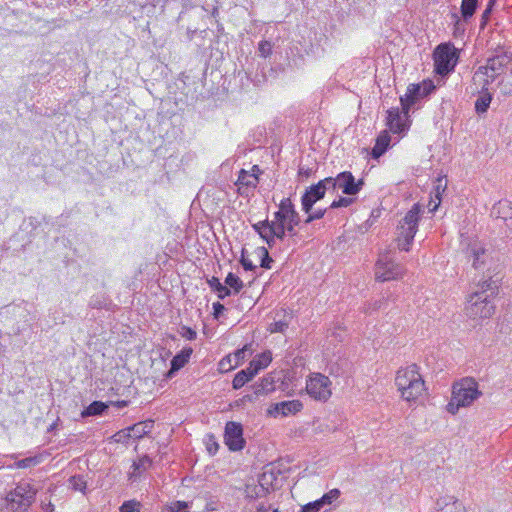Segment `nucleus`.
I'll return each instance as SVG.
<instances>
[{
    "instance_id": "603ef678",
    "label": "nucleus",
    "mask_w": 512,
    "mask_h": 512,
    "mask_svg": "<svg viewBox=\"0 0 512 512\" xmlns=\"http://www.w3.org/2000/svg\"><path fill=\"white\" fill-rule=\"evenodd\" d=\"M138 506L136 501H125L120 507V512H140Z\"/></svg>"
},
{
    "instance_id": "bf43d9fd",
    "label": "nucleus",
    "mask_w": 512,
    "mask_h": 512,
    "mask_svg": "<svg viewBox=\"0 0 512 512\" xmlns=\"http://www.w3.org/2000/svg\"><path fill=\"white\" fill-rule=\"evenodd\" d=\"M246 351H247L246 347L236 351V353L234 354L235 366L239 365L240 361H242L245 358Z\"/></svg>"
},
{
    "instance_id": "7ed1b4c3",
    "label": "nucleus",
    "mask_w": 512,
    "mask_h": 512,
    "mask_svg": "<svg viewBox=\"0 0 512 512\" xmlns=\"http://www.w3.org/2000/svg\"><path fill=\"white\" fill-rule=\"evenodd\" d=\"M419 219L420 206L419 204H414L398 226L397 246L399 249L409 251L418 230Z\"/></svg>"
},
{
    "instance_id": "39448f33",
    "label": "nucleus",
    "mask_w": 512,
    "mask_h": 512,
    "mask_svg": "<svg viewBox=\"0 0 512 512\" xmlns=\"http://www.w3.org/2000/svg\"><path fill=\"white\" fill-rule=\"evenodd\" d=\"M495 311L489 295L482 296L480 292H473L467 302L466 314L474 320L490 318Z\"/></svg>"
},
{
    "instance_id": "a18cd8bd",
    "label": "nucleus",
    "mask_w": 512,
    "mask_h": 512,
    "mask_svg": "<svg viewBox=\"0 0 512 512\" xmlns=\"http://www.w3.org/2000/svg\"><path fill=\"white\" fill-rule=\"evenodd\" d=\"M323 186H325V193L327 191L335 192L338 189L337 177H327L323 180H320Z\"/></svg>"
},
{
    "instance_id": "0eeeda50",
    "label": "nucleus",
    "mask_w": 512,
    "mask_h": 512,
    "mask_svg": "<svg viewBox=\"0 0 512 512\" xmlns=\"http://www.w3.org/2000/svg\"><path fill=\"white\" fill-rule=\"evenodd\" d=\"M330 386L331 381L327 376L314 373L307 380L306 391L315 400L327 401L332 394Z\"/></svg>"
},
{
    "instance_id": "c03bdc74",
    "label": "nucleus",
    "mask_w": 512,
    "mask_h": 512,
    "mask_svg": "<svg viewBox=\"0 0 512 512\" xmlns=\"http://www.w3.org/2000/svg\"><path fill=\"white\" fill-rule=\"evenodd\" d=\"M329 208H325V209H317V210H311L307 216V218L304 220V223L305 224H309L311 223L312 221L314 220H318V219H321L324 217V215L326 214L327 210Z\"/></svg>"
},
{
    "instance_id": "473e14b6",
    "label": "nucleus",
    "mask_w": 512,
    "mask_h": 512,
    "mask_svg": "<svg viewBox=\"0 0 512 512\" xmlns=\"http://www.w3.org/2000/svg\"><path fill=\"white\" fill-rule=\"evenodd\" d=\"M225 284L231 290V294H238L244 287L243 281L232 272L226 276Z\"/></svg>"
},
{
    "instance_id": "6e6552de",
    "label": "nucleus",
    "mask_w": 512,
    "mask_h": 512,
    "mask_svg": "<svg viewBox=\"0 0 512 512\" xmlns=\"http://www.w3.org/2000/svg\"><path fill=\"white\" fill-rule=\"evenodd\" d=\"M456 57L455 49L450 44H440L434 52L435 71L446 75L454 69Z\"/></svg>"
},
{
    "instance_id": "8fccbe9b",
    "label": "nucleus",
    "mask_w": 512,
    "mask_h": 512,
    "mask_svg": "<svg viewBox=\"0 0 512 512\" xmlns=\"http://www.w3.org/2000/svg\"><path fill=\"white\" fill-rule=\"evenodd\" d=\"M300 223V217L295 218V220H287L284 221L283 224L285 225V228L288 230V235L293 237L296 236L297 232L295 230V227L299 225Z\"/></svg>"
},
{
    "instance_id": "72a5a7b5",
    "label": "nucleus",
    "mask_w": 512,
    "mask_h": 512,
    "mask_svg": "<svg viewBox=\"0 0 512 512\" xmlns=\"http://www.w3.org/2000/svg\"><path fill=\"white\" fill-rule=\"evenodd\" d=\"M43 461L42 455H35L26 457L24 459L16 461L12 467L18 468V469H26L30 467H34L38 464H40Z\"/></svg>"
},
{
    "instance_id": "b1692460",
    "label": "nucleus",
    "mask_w": 512,
    "mask_h": 512,
    "mask_svg": "<svg viewBox=\"0 0 512 512\" xmlns=\"http://www.w3.org/2000/svg\"><path fill=\"white\" fill-rule=\"evenodd\" d=\"M192 354V349H184L180 353L176 354L171 360V368L169 374L180 370L189 361Z\"/></svg>"
},
{
    "instance_id": "49530a36",
    "label": "nucleus",
    "mask_w": 512,
    "mask_h": 512,
    "mask_svg": "<svg viewBox=\"0 0 512 512\" xmlns=\"http://www.w3.org/2000/svg\"><path fill=\"white\" fill-rule=\"evenodd\" d=\"M259 55L263 58H267L272 53V44L269 41L263 40L258 45Z\"/></svg>"
},
{
    "instance_id": "393cba45",
    "label": "nucleus",
    "mask_w": 512,
    "mask_h": 512,
    "mask_svg": "<svg viewBox=\"0 0 512 512\" xmlns=\"http://www.w3.org/2000/svg\"><path fill=\"white\" fill-rule=\"evenodd\" d=\"M390 141H391V138H390L389 134L386 131L381 133L377 137L376 144H375V146L372 149V156L374 158H378L381 155H383L386 152V150H387V148H388V146L390 144Z\"/></svg>"
},
{
    "instance_id": "f3484780",
    "label": "nucleus",
    "mask_w": 512,
    "mask_h": 512,
    "mask_svg": "<svg viewBox=\"0 0 512 512\" xmlns=\"http://www.w3.org/2000/svg\"><path fill=\"white\" fill-rule=\"evenodd\" d=\"M386 125L393 133H401L405 130V121L408 117V113L403 114L399 111V108H391L387 111Z\"/></svg>"
},
{
    "instance_id": "9b49d317",
    "label": "nucleus",
    "mask_w": 512,
    "mask_h": 512,
    "mask_svg": "<svg viewBox=\"0 0 512 512\" xmlns=\"http://www.w3.org/2000/svg\"><path fill=\"white\" fill-rule=\"evenodd\" d=\"M225 443L232 451H240L244 448L243 428L240 423L229 421L225 426Z\"/></svg>"
},
{
    "instance_id": "7c9ffc66",
    "label": "nucleus",
    "mask_w": 512,
    "mask_h": 512,
    "mask_svg": "<svg viewBox=\"0 0 512 512\" xmlns=\"http://www.w3.org/2000/svg\"><path fill=\"white\" fill-rule=\"evenodd\" d=\"M292 319L291 314H286L284 312L283 317L279 318L275 322L271 323L269 326V331L271 333H284L288 328L290 321Z\"/></svg>"
},
{
    "instance_id": "0e129e2a",
    "label": "nucleus",
    "mask_w": 512,
    "mask_h": 512,
    "mask_svg": "<svg viewBox=\"0 0 512 512\" xmlns=\"http://www.w3.org/2000/svg\"><path fill=\"white\" fill-rule=\"evenodd\" d=\"M385 302H386V300H384V299H381L379 301H375L374 304H373V310H379V309L384 308Z\"/></svg>"
},
{
    "instance_id": "58836bf2",
    "label": "nucleus",
    "mask_w": 512,
    "mask_h": 512,
    "mask_svg": "<svg viewBox=\"0 0 512 512\" xmlns=\"http://www.w3.org/2000/svg\"><path fill=\"white\" fill-rule=\"evenodd\" d=\"M340 490L337 488L331 489L329 492L324 494L320 499H318V503H320L321 507L325 505L332 504L335 500H337L340 496Z\"/></svg>"
},
{
    "instance_id": "cd10ccee",
    "label": "nucleus",
    "mask_w": 512,
    "mask_h": 512,
    "mask_svg": "<svg viewBox=\"0 0 512 512\" xmlns=\"http://www.w3.org/2000/svg\"><path fill=\"white\" fill-rule=\"evenodd\" d=\"M272 361V354L270 351H265L261 354H258L254 357V359L250 362L253 366L255 372L261 371L266 368Z\"/></svg>"
},
{
    "instance_id": "2eb2a0df",
    "label": "nucleus",
    "mask_w": 512,
    "mask_h": 512,
    "mask_svg": "<svg viewBox=\"0 0 512 512\" xmlns=\"http://www.w3.org/2000/svg\"><path fill=\"white\" fill-rule=\"evenodd\" d=\"M259 179L256 173L241 169L235 185L238 187V193L242 196H248L250 190L256 188Z\"/></svg>"
},
{
    "instance_id": "bb28decb",
    "label": "nucleus",
    "mask_w": 512,
    "mask_h": 512,
    "mask_svg": "<svg viewBox=\"0 0 512 512\" xmlns=\"http://www.w3.org/2000/svg\"><path fill=\"white\" fill-rule=\"evenodd\" d=\"M154 427V421L153 420H146L143 422L136 423L132 426H130V430L133 433V437L140 439L143 436L147 435L151 432V430Z\"/></svg>"
},
{
    "instance_id": "5701e85b",
    "label": "nucleus",
    "mask_w": 512,
    "mask_h": 512,
    "mask_svg": "<svg viewBox=\"0 0 512 512\" xmlns=\"http://www.w3.org/2000/svg\"><path fill=\"white\" fill-rule=\"evenodd\" d=\"M435 512H463V507L453 496H445L437 500Z\"/></svg>"
},
{
    "instance_id": "c85d7f7f",
    "label": "nucleus",
    "mask_w": 512,
    "mask_h": 512,
    "mask_svg": "<svg viewBox=\"0 0 512 512\" xmlns=\"http://www.w3.org/2000/svg\"><path fill=\"white\" fill-rule=\"evenodd\" d=\"M107 408L108 405L106 403L102 401H93L81 412V416L86 418L89 416L102 415Z\"/></svg>"
},
{
    "instance_id": "338daca9",
    "label": "nucleus",
    "mask_w": 512,
    "mask_h": 512,
    "mask_svg": "<svg viewBox=\"0 0 512 512\" xmlns=\"http://www.w3.org/2000/svg\"><path fill=\"white\" fill-rule=\"evenodd\" d=\"M270 509V506H266L265 504H259L256 508V512H267Z\"/></svg>"
},
{
    "instance_id": "2f4dec72",
    "label": "nucleus",
    "mask_w": 512,
    "mask_h": 512,
    "mask_svg": "<svg viewBox=\"0 0 512 512\" xmlns=\"http://www.w3.org/2000/svg\"><path fill=\"white\" fill-rule=\"evenodd\" d=\"M273 480H274L273 472L264 471L259 478V491L256 492V496H262L266 492H268L269 488L272 486Z\"/></svg>"
},
{
    "instance_id": "aec40b11",
    "label": "nucleus",
    "mask_w": 512,
    "mask_h": 512,
    "mask_svg": "<svg viewBox=\"0 0 512 512\" xmlns=\"http://www.w3.org/2000/svg\"><path fill=\"white\" fill-rule=\"evenodd\" d=\"M447 179L446 176H439L437 177L433 190L431 192V200L429 201L428 208L431 212H434L437 210V208L440 205L442 195L445 192L447 188Z\"/></svg>"
},
{
    "instance_id": "f03ea898",
    "label": "nucleus",
    "mask_w": 512,
    "mask_h": 512,
    "mask_svg": "<svg viewBox=\"0 0 512 512\" xmlns=\"http://www.w3.org/2000/svg\"><path fill=\"white\" fill-rule=\"evenodd\" d=\"M395 384L401 397L408 402L416 401L426 391L425 382L416 364L399 369Z\"/></svg>"
},
{
    "instance_id": "412c9836",
    "label": "nucleus",
    "mask_w": 512,
    "mask_h": 512,
    "mask_svg": "<svg viewBox=\"0 0 512 512\" xmlns=\"http://www.w3.org/2000/svg\"><path fill=\"white\" fill-rule=\"evenodd\" d=\"M498 270L492 272L491 274H485L487 279L478 283V289L475 292H480L482 296L489 295V298L493 297L498 291V279H493L497 274Z\"/></svg>"
},
{
    "instance_id": "e433bc0d",
    "label": "nucleus",
    "mask_w": 512,
    "mask_h": 512,
    "mask_svg": "<svg viewBox=\"0 0 512 512\" xmlns=\"http://www.w3.org/2000/svg\"><path fill=\"white\" fill-rule=\"evenodd\" d=\"M270 222L268 219L252 224V228L266 242L269 235Z\"/></svg>"
},
{
    "instance_id": "4c0bfd02",
    "label": "nucleus",
    "mask_w": 512,
    "mask_h": 512,
    "mask_svg": "<svg viewBox=\"0 0 512 512\" xmlns=\"http://www.w3.org/2000/svg\"><path fill=\"white\" fill-rule=\"evenodd\" d=\"M151 459L148 456H144L139 461L134 462L132 465L133 471L131 472V477L137 476L141 473V471H144L148 469L151 466Z\"/></svg>"
},
{
    "instance_id": "09e8293b",
    "label": "nucleus",
    "mask_w": 512,
    "mask_h": 512,
    "mask_svg": "<svg viewBox=\"0 0 512 512\" xmlns=\"http://www.w3.org/2000/svg\"><path fill=\"white\" fill-rule=\"evenodd\" d=\"M353 203V199L346 198V197H340L338 200H334L330 206L329 209H336L340 207H348Z\"/></svg>"
},
{
    "instance_id": "79ce46f5",
    "label": "nucleus",
    "mask_w": 512,
    "mask_h": 512,
    "mask_svg": "<svg viewBox=\"0 0 512 512\" xmlns=\"http://www.w3.org/2000/svg\"><path fill=\"white\" fill-rule=\"evenodd\" d=\"M258 254L262 257L261 259V267L265 269L271 268V263L273 262L272 258L269 256L268 250L265 247H259L257 249Z\"/></svg>"
},
{
    "instance_id": "c756f323",
    "label": "nucleus",
    "mask_w": 512,
    "mask_h": 512,
    "mask_svg": "<svg viewBox=\"0 0 512 512\" xmlns=\"http://www.w3.org/2000/svg\"><path fill=\"white\" fill-rule=\"evenodd\" d=\"M492 101V95L488 92V90H484L482 88L480 96L475 101V110L478 114L485 113Z\"/></svg>"
},
{
    "instance_id": "a878e982",
    "label": "nucleus",
    "mask_w": 512,
    "mask_h": 512,
    "mask_svg": "<svg viewBox=\"0 0 512 512\" xmlns=\"http://www.w3.org/2000/svg\"><path fill=\"white\" fill-rule=\"evenodd\" d=\"M209 287L217 293L219 299L223 300L227 296L231 295V290L226 286V284H222L219 278L213 276L212 278L207 280Z\"/></svg>"
},
{
    "instance_id": "20e7f679",
    "label": "nucleus",
    "mask_w": 512,
    "mask_h": 512,
    "mask_svg": "<svg viewBox=\"0 0 512 512\" xmlns=\"http://www.w3.org/2000/svg\"><path fill=\"white\" fill-rule=\"evenodd\" d=\"M37 490L28 482H20L6 496L12 509L26 511L35 501Z\"/></svg>"
},
{
    "instance_id": "774afa93",
    "label": "nucleus",
    "mask_w": 512,
    "mask_h": 512,
    "mask_svg": "<svg viewBox=\"0 0 512 512\" xmlns=\"http://www.w3.org/2000/svg\"><path fill=\"white\" fill-rule=\"evenodd\" d=\"M217 448H218V444L216 442H214L213 445L208 447V451L211 454H214L217 451Z\"/></svg>"
},
{
    "instance_id": "680f3d73",
    "label": "nucleus",
    "mask_w": 512,
    "mask_h": 512,
    "mask_svg": "<svg viewBox=\"0 0 512 512\" xmlns=\"http://www.w3.org/2000/svg\"><path fill=\"white\" fill-rule=\"evenodd\" d=\"M186 507L187 504L185 502L177 501L172 506H170V512H179L181 509Z\"/></svg>"
},
{
    "instance_id": "e2e57ef3",
    "label": "nucleus",
    "mask_w": 512,
    "mask_h": 512,
    "mask_svg": "<svg viewBox=\"0 0 512 512\" xmlns=\"http://www.w3.org/2000/svg\"><path fill=\"white\" fill-rule=\"evenodd\" d=\"M242 371H244L247 374V378L249 379V381L252 380L253 377L258 374V372L254 371L253 366L250 363L249 366L246 369H243Z\"/></svg>"
},
{
    "instance_id": "6ab92c4d",
    "label": "nucleus",
    "mask_w": 512,
    "mask_h": 512,
    "mask_svg": "<svg viewBox=\"0 0 512 512\" xmlns=\"http://www.w3.org/2000/svg\"><path fill=\"white\" fill-rule=\"evenodd\" d=\"M300 217L290 198H283L279 203V210L274 213V219L279 222L295 220Z\"/></svg>"
},
{
    "instance_id": "f704fd0d",
    "label": "nucleus",
    "mask_w": 512,
    "mask_h": 512,
    "mask_svg": "<svg viewBox=\"0 0 512 512\" xmlns=\"http://www.w3.org/2000/svg\"><path fill=\"white\" fill-rule=\"evenodd\" d=\"M477 6L478 0H462L461 15L465 21L470 19L474 15Z\"/></svg>"
},
{
    "instance_id": "4be33fe9",
    "label": "nucleus",
    "mask_w": 512,
    "mask_h": 512,
    "mask_svg": "<svg viewBox=\"0 0 512 512\" xmlns=\"http://www.w3.org/2000/svg\"><path fill=\"white\" fill-rule=\"evenodd\" d=\"M288 235V230L282 222L272 220L270 222L269 235L266 239L267 245L271 248L275 245L276 240H283Z\"/></svg>"
},
{
    "instance_id": "4d7b16f0",
    "label": "nucleus",
    "mask_w": 512,
    "mask_h": 512,
    "mask_svg": "<svg viewBox=\"0 0 512 512\" xmlns=\"http://www.w3.org/2000/svg\"><path fill=\"white\" fill-rule=\"evenodd\" d=\"M460 407H463L462 404H459L455 401L454 396L452 395L451 401L447 405V410L451 414H456Z\"/></svg>"
},
{
    "instance_id": "c9c22d12",
    "label": "nucleus",
    "mask_w": 512,
    "mask_h": 512,
    "mask_svg": "<svg viewBox=\"0 0 512 512\" xmlns=\"http://www.w3.org/2000/svg\"><path fill=\"white\" fill-rule=\"evenodd\" d=\"M499 88L504 96L512 95V69L502 77L499 82Z\"/></svg>"
},
{
    "instance_id": "4468645a",
    "label": "nucleus",
    "mask_w": 512,
    "mask_h": 512,
    "mask_svg": "<svg viewBox=\"0 0 512 512\" xmlns=\"http://www.w3.org/2000/svg\"><path fill=\"white\" fill-rule=\"evenodd\" d=\"M254 392L251 395H245L243 401H254L257 397L267 395L275 390V380L271 374L263 377L259 382L252 386Z\"/></svg>"
},
{
    "instance_id": "ddd939ff",
    "label": "nucleus",
    "mask_w": 512,
    "mask_h": 512,
    "mask_svg": "<svg viewBox=\"0 0 512 512\" xmlns=\"http://www.w3.org/2000/svg\"><path fill=\"white\" fill-rule=\"evenodd\" d=\"M336 177L338 189H341L346 195H356L364 185L363 179L355 181L354 176L349 171L341 172Z\"/></svg>"
},
{
    "instance_id": "3c124183",
    "label": "nucleus",
    "mask_w": 512,
    "mask_h": 512,
    "mask_svg": "<svg viewBox=\"0 0 512 512\" xmlns=\"http://www.w3.org/2000/svg\"><path fill=\"white\" fill-rule=\"evenodd\" d=\"M419 85H420V89L422 91V95H424V97L428 96L436 89V86L434 85L433 81H431V80H425Z\"/></svg>"
},
{
    "instance_id": "f257e3e1",
    "label": "nucleus",
    "mask_w": 512,
    "mask_h": 512,
    "mask_svg": "<svg viewBox=\"0 0 512 512\" xmlns=\"http://www.w3.org/2000/svg\"><path fill=\"white\" fill-rule=\"evenodd\" d=\"M461 238V249L472 262V267L475 270L491 274L499 269L498 259L494 257L493 250L487 248L476 237L472 238L462 234Z\"/></svg>"
},
{
    "instance_id": "a19ab883",
    "label": "nucleus",
    "mask_w": 512,
    "mask_h": 512,
    "mask_svg": "<svg viewBox=\"0 0 512 512\" xmlns=\"http://www.w3.org/2000/svg\"><path fill=\"white\" fill-rule=\"evenodd\" d=\"M248 382H249V379L247 378V374L241 370L235 375V377L232 381L233 389L238 390V389L242 388Z\"/></svg>"
},
{
    "instance_id": "6e6d98bb",
    "label": "nucleus",
    "mask_w": 512,
    "mask_h": 512,
    "mask_svg": "<svg viewBox=\"0 0 512 512\" xmlns=\"http://www.w3.org/2000/svg\"><path fill=\"white\" fill-rule=\"evenodd\" d=\"M240 262L246 271H254L257 268L250 259L244 256V253H242Z\"/></svg>"
},
{
    "instance_id": "1a4fd4ad",
    "label": "nucleus",
    "mask_w": 512,
    "mask_h": 512,
    "mask_svg": "<svg viewBox=\"0 0 512 512\" xmlns=\"http://www.w3.org/2000/svg\"><path fill=\"white\" fill-rule=\"evenodd\" d=\"M402 273V266L392 261L388 255L381 256L375 266L376 279L381 281L398 279Z\"/></svg>"
},
{
    "instance_id": "a211bd4d",
    "label": "nucleus",
    "mask_w": 512,
    "mask_h": 512,
    "mask_svg": "<svg viewBox=\"0 0 512 512\" xmlns=\"http://www.w3.org/2000/svg\"><path fill=\"white\" fill-rule=\"evenodd\" d=\"M424 98L419 84H410L406 93L400 97L402 111L409 113L410 108L420 99Z\"/></svg>"
},
{
    "instance_id": "052dcab7",
    "label": "nucleus",
    "mask_w": 512,
    "mask_h": 512,
    "mask_svg": "<svg viewBox=\"0 0 512 512\" xmlns=\"http://www.w3.org/2000/svg\"><path fill=\"white\" fill-rule=\"evenodd\" d=\"M491 12H492L491 5H487L486 9L482 13V22H481L482 27H484L486 25L487 21L489 20L490 15H491Z\"/></svg>"
},
{
    "instance_id": "ea45409f",
    "label": "nucleus",
    "mask_w": 512,
    "mask_h": 512,
    "mask_svg": "<svg viewBox=\"0 0 512 512\" xmlns=\"http://www.w3.org/2000/svg\"><path fill=\"white\" fill-rule=\"evenodd\" d=\"M69 484L73 490L83 492L86 489L87 483L83 476L74 475V476L70 477Z\"/></svg>"
},
{
    "instance_id": "69168bd1",
    "label": "nucleus",
    "mask_w": 512,
    "mask_h": 512,
    "mask_svg": "<svg viewBox=\"0 0 512 512\" xmlns=\"http://www.w3.org/2000/svg\"><path fill=\"white\" fill-rule=\"evenodd\" d=\"M299 175L305 176L306 178H308L311 175V170L309 168L305 169L304 167H300Z\"/></svg>"
},
{
    "instance_id": "13d9d810",
    "label": "nucleus",
    "mask_w": 512,
    "mask_h": 512,
    "mask_svg": "<svg viewBox=\"0 0 512 512\" xmlns=\"http://www.w3.org/2000/svg\"><path fill=\"white\" fill-rule=\"evenodd\" d=\"M224 310H225V307L220 302L213 303V315H214V318L218 319L220 317V315L223 313Z\"/></svg>"
},
{
    "instance_id": "423d86ee",
    "label": "nucleus",
    "mask_w": 512,
    "mask_h": 512,
    "mask_svg": "<svg viewBox=\"0 0 512 512\" xmlns=\"http://www.w3.org/2000/svg\"><path fill=\"white\" fill-rule=\"evenodd\" d=\"M452 395L455 401L463 407H468L482 395V392L474 378L466 377L453 385Z\"/></svg>"
},
{
    "instance_id": "de8ad7c7",
    "label": "nucleus",
    "mask_w": 512,
    "mask_h": 512,
    "mask_svg": "<svg viewBox=\"0 0 512 512\" xmlns=\"http://www.w3.org/2000/svg\"><path fill=\"white\" fill-rule=\"evenodd\" d=\"M498 76H500V75L493 73L492 71H489L487 74H485L484 78L474 80V81L482 83L483 89L488 90V85L491 84Z\"/></svg>"
},
{
    "instance_id": "dca6fc26",
    "label": "nucleus",
    "mask_w": 512,
    "mask_h": 512,
    "mask_svg": "<svg viewBox=\"0 0 512 512\" xmlns=\"http://www.w3.org/2000/svg\"><path fill=\"white\" fill-rule=\"evenodd\" d=\"M303 404L299 400H288L274 404L270 409L269 413L273 416H288L296 414L301 411Z\"/></svg>"
},
{
    "instance_id": "9d476101",
    "label": "nucleus",
    "mask_w": 512,
    "mask_h": 512,
    "mask_svg": "<svg viewBox=\"0 0 512 512\" xmlns=\"http://www.w3.org/2000/svg\"><path fill=\"white\" fill-rule=\"evenodd\" d=\"M511 61V57L506 53L498 54L487 59L486 64L480 66L474 73V80H478L485 77L489 71L501 75L504 68Z\"/></svg>"
},
{
    "instance_id": "f8f14e48",
    "label": "nucleus",
    "mask_w": 512,
    "mask_h": 512,
    "mask_svg": "<svg viewBox=\"0 0 512 512\" xmlns=\"http://www.w3.org/2000/svg\"><path fill=\"white\" fill-rule=\"evenodd\" d=\"M325 196V186L320 183L309 186L301 197L302 210L309 213L315 203L323 199Z\"/></svg>"
},
{
    "instance_id": "864d4df0",
    "label": "nucleus",
    "mask_w": 512,
    "mask_h": 512,
    "mask_svg": "<svg viewBox=\"0 0 512 512\" xmlns=\"http://www.w3.org/2000/svg\"><path fill=\"white\" fill-rule=\"evenodd\" d=\"M180 335L187 340H194L196 338V332L190 327L182 326L180 329Z\"/></svg>"
},
{
    "instance_id": "37998d69",
    "label": "nucleus",
    "mask_w": 512,
    "mask_h": 512,
    "mask_svg": "<svg viewBox=\"0 0 512 512\" xmlns=\"http://www.w3.org/2000/svg\"><path fill=\"white\" fill-rule=\"evenodd\" d=\"M130 437H133V433L130 430V427L120 430L113 435V439L115 442H122V443L127 442Z\"/></svg>"
},
{
    "instance_id": "5fc2aeb1",
    "label": "nucleus",
    "mask_w": 512,
    "mask_h": 512,
    "mask_svg": "<svg viewBox=\"0 0 512 512\" xmlns=\"http://www.w3.org/2000/svg\"><path fill=\"white\" fill-rule=\"evenodd\" d=\"M321 505L320 503H318V501H314V502H310L306 505H304L300 512H318L320 509H321Z\"/></svg>"
}]
</instances>
